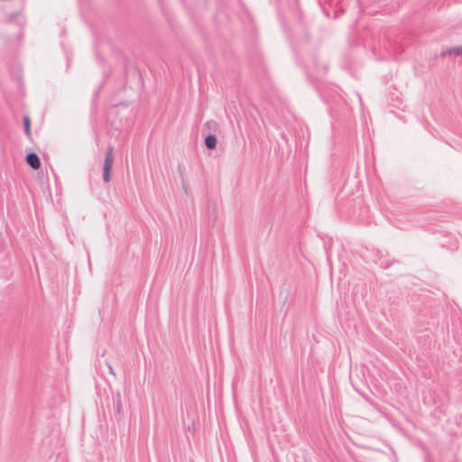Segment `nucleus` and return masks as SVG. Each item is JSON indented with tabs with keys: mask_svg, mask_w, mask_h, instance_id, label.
Segmentation results:
<instances>
[{
	"mask_svg": "<svg viewBox=\"0 0 462 462\" xmlns=\"http://www.w3.org/2000/svg\"><path fill=\"white\" fill-rule=\"evenodd\" d=\"M114 148L112 146H109L106 149L105 159H104V165H103V173L102 178L104 182L108 183L111 180V170L114 162V154H113Z\"/></svg>",
	"mask_w": 462,
	"mask_h": 462,
	"instance_id": "1",
	"label": "nucleus"
},
{
	"mask_svg": "<svg viewBox=\"0 0 462 462\" xmlns=\"http://www.w3.org/2000/svg\"><path fill=\"white\" fill-rule=\"evenodd\" d=\"M25 162L33 170H38L41 167V160L35 152H29L25 157Z\"/></svg>",
	"mask_w": 462,
	"mask_h": 462,
	"instance_id": "2",
	"label": "nucleus"
},
{
	"mask_svg": "<svg viewBox=\"0 0 462 462\" xmlns=\"http://www.w3.org/2000/svg\"><path fill=\"white\" fill-rule=\"evenodd\" d=\"M205 145L208 150H214L217 147V140L215 134H208L205 137Z\"/></svg>",
	"mask_w": 462,
	"mask_h": 462,
	"instance_id": "3",
	"label": "nucleus"
},
{
	"mask_svg": "<svg viewBox=\"0 0 462 462\" xmlns=\"http://www.w3.org/2000/svg\"><path fill=\"white\" fill-rule=\"evenodd\" d=\"M23 121L24 133L30 138L32 135L30 117L25 116H23Z\"/></svg>",
	"mask_w": 462,
	"mask_h": 462,
	"instance_id": "4",
	"label": "nucleus"
},
{
	"mask_svg": "<svg viewBox=\"0 0 462 462\" xmlns=\"http://www.w3.org/2000/svg\"><path fill=\"white\" fill-rule=\"evenodd\" d=\"M454 55L462 56V46L452 48Z\"/></svg>",
	"mask_w": 462,
	"mask_h": 462,
	"instance_id": "5",
	"label": "nucleus"
},
{
	"mask_svg": "<svg viewBox=\"0 0 462 462\" xmlns=\"http://www.w3.org/2000/svg\"><path fill=\"white\" fill-rule=\"evenodd\" d=\"M209 130L215 129L217 127V123L215 121H208L205 125Z\"/></svg>",
	"mask_w": 462,
	"mask_h": 462,
	"instance_id": "6",
	"label": "nucleus"
},
{
	"mask_svg": "<svg viewBox=\"0 0 462 462\" xmlns=\"http://www.w3.org/2000/svg\"><path fill=\"white\" fill-rule=\"evenodd\" d=\"M451 54H453L452 48H449V49H448V50H446V51L441 52V56L442 57H445L447 55H451Z\"/></svg>",
	"mask_w": 462,
	"mask_h": 462,
	"instance_id": "7",
	"label": "nucleus"
},
{
	"mask_svg": "<svg viewBox=\"0 0 462 462\" xmlns=\"http://www.w3.org/2000/svg\"><path fill=\"white\" fill-rule=\"evenodd\" d=\"M106 365H107V368H108L110 374L113 375H116V373H115V370H114L112 365L108 361H106Z\"/></svg>",
	"mask_w": 462,
	"mask_h": 462,
	"instance_id": "8",
	"label": "nucleus"
}]
</instances>
